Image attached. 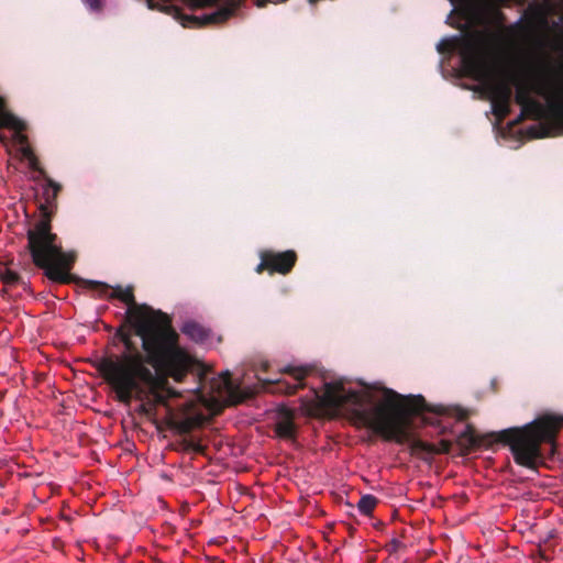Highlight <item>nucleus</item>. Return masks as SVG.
Listing matches in <instances>:
<instances>
[{
    "label": "nucleus",
    "mask_w": 563,
    "mask_h": 563,
    "mask_svg": "<svg viewBox=\"0 0 563 563\" xmlns=\"http://www.w3.org/2000/svg\"><path fill=\"white\" fill-rule=\"evenodd\" d=\"M322 394H316L319 405L329 410L345 409L353 423L373 430L388 441L404 443L410 438L411 415L432 412L438 416H451L465 421L470 411L460 406H431L421 396H402L397 391L382 387L383 399L375 402L372 390L346 389L342 379L324 383Z\"/></svg>",
    "instance_id": "obj_1"
},
{
    "label": "nucleus",
    "mask_w": 563,
    "mask_h": 563,
    "mask_svg": "<svg viewBox=\"0 0 563 563\" xmlns=\"http://www.w3.org/2000/svg\"><path fill=\"white\" fill-rule=\"evenodd\" d=\"M155 327L164 333L170 331L173 338L167 345H162L159 355L153 358L148 351L143 349V354L139 350L133 341V335H137L126 320L117 329L114 338L123 344L124 351L120 355L103 356L93 362V367L106 383H117L121 388L133 385L134 378L150 383L154 377L148 365L155 371H163L170 375L176 383L184 382L196 364L195 358L179 344V334L173 328L170 320L155 321Z\"/></svg>",
    "instance_id": "obj_2"
},
{
    "label": "nucleus",
    "mask_w": 563,
    "mask_h": 563,
    "mask_svg": "<svg viewBox=\"0 0 563 563\" xmlns=\"http://www.w3.org/2000/svg\"><path fill=\"white\" fill-rule=\"evenodd\" d=\"M60 190V185L47 179L44 189L45 202L40 205L41 218L26 232V250L33 264L44 269L45 276L58 284H69L73 280L70 269L75 255L65 253L57 234L52 232L53 205Z\"/></svg>",
    "instance_id": "obj_3"
},
{
    "label": "nucleus",
    "mask_w": 563,
    "mask_h": 563,
    "mask_svg": "<svg viewBox=\"0 0 563 563\" xmlns=\"http://www.w3.org/2000/svg\"><path fill=\"white\" fill-rule=\"evenodd\" d=\"M563 427V416L544 413L520 428H508L487 434L494 442L509 445L515 462L528 468H537L543 459L542 443L551 444L554 454V441Z\"/></svg>",
    "instance_id": "obj_4"
},
{
    "label": "nucleus",
    "mask_w": 563,
    "mask_h": 563,
    "mask_svg": "<svg viewBox=\"0 0 563 563\" xmlns=\"http://www.w3.org/2000/svg\"><path fill=\"white\" fill-rule=\"evenodd\" d=\"M84 283L87 288L98 291L102 297L119 299L124 302L128 306L126 321L134 328V333L141 339L142 349L148 351L152 358L159 355L162 345H167L173 338L170 331L164 333L155 327V321L170 320L166 313L154 310L145 303H136L133 286L125 288L115 286L112 288L110 285L97 280H85Z\"/></svg>",
    "instance_id": "obj_5"
},
{
    "label": "nucleus",
    "mask_w": 563,
    "mask_h": 563,
    "mask_svg": "<svg viewBox=\"0 0 563 563\" xmlns=\"http://www.w3.org/2000/svg\"><path fill=\"white\" fill-rule=\"evenodd\" d=\"M492 45L490 33L473 30L462 36L443 38L437 45V49L441 54L457 52L464 74L474 80H479L488 75Z\"/></svg>",
    "instance_id": "obj_6"
},
{
    "label": "nucleus",
    "mask_w": 563,
    "mask_h": 563,
    "mask_svg": "<svg viewBox=\"0 0 563 563\" xmlns=\"http://www.w3.org/2000/svg\"><path fill=\"white\" fill-rule=\"evenodd\" d=\"M154 379L150 383H143L139 378H134L133 385L119 387L117 383L107 382L115 394V399L126 406L132 400L141 401L136 411L141 416L153 418L156 416L157 406H166L169 398L177 397L178 393L169 386L168 378L170 375L163 371H152Z\"/></svg>",
    "instance_id": "obj_7"
},
{
    "label": "nucleus",
    "mask_w": 563,
    "mask_h": 563,
    "mask_svg": "<svg viewBox=\"0 0 563 563\" xmlns=\"http://www.w3.org/2000/svg\"><path fill=\"white\" fill-rule=\"evenodd\" d=\"M531 91L545 98L552 114L563 121V65L550 68L545 77L531 86L520 84L515 96L516 103L521 108L527 107L533 99Z\"/></svg>",
    "instance_id": "obj_8"
},
{
    "label": "nucleus",
    "mask_w": 563,
    "mask_h": 563,
    "mask_svg": "<svg viewBox=\"0 0 563 563\" xmlns=\"http://www.w3.org/2000/svg\"><path fill=\"white\" fill-rule=\"evenodd\" d=\"M162 11L173 15L184 27H202L208 24H220L231 18L235 11V5L223 7L212 13L201 16L185 14L177 5L165 3Z\"/></svg>",
    "instance_id": "obj_9"
},
{
    "label": "nucleus",
    "mask_w": 563,
    "mask_h": 563,
    "mask_svg": "<svg viewBox=\"0 0 563 563\" xmlns=\"http://www.w3.org/2000/svg\"><path fill=\"white\" fill-rule=\"evenodd\" d=\"M312 366H294L288 365L285 366L280 372L283 374L289 375L295 382L289 383L285 379H276L269 380L267 384L269 385L268 390L273 393H280L285 395H294L299 389L305 387L303 379L312 372Z\"/></svg>",
    "instance_id": "obj_10"
},
{
    "label": "nucleus",
    "mask_w": 563,
    "mask_h": 563,
    "mask_svg": "<svg viewBox=\"0 0 563 563\" xmlns=\"http://www.w3.org/2000/svg\"><path fill=\"white\" fill-rule=\"evenodd\" d=\"M268 262H269V274L275 273L280 275L289 274L297 262V253L294 250H287L284 252H276L273 250H266Z\"/></svg>",
    "instance_id": "obj_11"
},
{
    "label": "nucleus",
    "mask_w": 563,
    "mask_h": 563,
    "mask_svg": "<svg viewBox=\"0 0 563 563\" xmlns=\"http://www.w3.org/2000/svg\"><path fill=\"white\" fill-rule=\"evenodd\" d=\"M486 81L485 89L492 103L511 101L512 89L508 81L503 79H490L488 75L478 81Z\"/></svg>",
    "instance_id": "obj_12"
},
{
    "label": "nucleus",
    "mask_w": 563,
    "mask_h": 563,
    "mask_svg": "<svg viewBox=\"0 0 563 563\" xmlns=\"http://www.w3.org/2000/svg\"><path fill=\"white\" fill-rule=\"evenodd\" d=\"M456 444L461 450V454L466 455L482 444V439L476 434L475 428L468 423L465 430L457 437Z\"/></svg>",
    "instance_id": "obj_13"
},
{
    "label": "nucleus",
    "mask_w": 563,
    "mask_h": 563,
    "mask_svg": "<svg viewBox=\"0 0 563 563\" xmlns=\"http://www.w3.org/2000/svg\"><path fill=\"white\" fill-rule=\"evenodd\" d=\"M23 128V122L10 111L5 98L0 95V130H22Z\"/></svg>",
    "instance_id": "obj_14"
},
{
    "label": "nucleus",
    "mask_w": 563,
    "mask_h": 563,
    "mask_svg": "<svg viewBox=\"0 0 563 563\" xmlns=\"http://www.w3.org/2000/svg\"><path fill=\"white\" fill-rule=\"evenodd\" d=\"M544 112H545V110H544V107L542 106V103L536 99H532L529 102V104H527V107L521 108V112H520L517 121L519 122L526 118L539 120L544 115Z\"/></svg>",
    "instance_id": "obj_15"
},
{
    "label": "nucleus",
    "mask_w": 563,
    "mask_h": 563,
    "mask_svg": "<svg viewBox=\"0 0 563 563\" xmlns=\"http://www.w3.org/2000/svg\"><path fill=\"white\" fill-rule=\"evenodd\" d=\"M181 331L196 342H202L208 338L206 329L196 322H186Z\"/></svg>",
    "instance_id": "obj_16"
},
{
    "label": "nucleus",
    "mask_w": 563,
    "mask_h": 563,
    "mask_svg": "<svg viewBox=\"0 0 563 563\" xmlns=\"http://www.w3.org/2000/svg\"><path fill=\"white\" fill-rule=\"evenodd\" d=\"M167 426L180 434H187V433L191 432V430L195 428L196 420L192 418H184V419L169 418L167 420Z\"/></svg>",
    "instance_id": "obj_17"
},
{
    "label": "nucleus",
    "mask_w": 563,
    "mask_h": 563,
    "mask_svg": "<svg viewBox=\"0 0 563 563\" xmlns=\"http://www.w3.org/2000/svg\"><path fill=\"white\" fill-rule=\"evenodd\" d=\"M0 279L5 286H15L22 283L21 276L5 266H0Z\"/></svg>",
    "instance_id": "obj_18"
},
{
    "label": "nucleus",
    "mask_w": 563,
    "mask_h": 563,
    "mask_svg": "<svg viewBox=\"0 0 563 563\" xmlns=\"http://www.w3.org/2000/svg\"><path fill=\"white\" fill-rule=\"evenodd\" d=\"M378 499L373 495H364L357 503L358 510L365 515H372L374 508L376 507Z\"/></svg>",
    "instance_id": "obj_19"
},
{
    "label": "nucleus",
    "mask_w": 563,
    "mask_h": 563,
    "mask_svg": "<svg viewBox=\"0 0 563 563\" xmlns=\"http://www.w3.org/2000/svg\"><path fill=\"white\" fill-rule=\"evenodd\" d=\"M276 433L284 439L295 437V424L290 419H285L276 423Z\"/></svg>",
    "instance_id": "obj_20"
},
{
    "label": "nucleus",
    "mask_w": 563,
    "mask_h": 563,
    "mask_svg": "<svg viewBox=\"0 0 563 563\" xmlns=\"http://www.w3.org/2000/svg\"><path fill=\"white\" fill-rule=\"evenodd\" d=\"M411 449L416 453H426L428 455L437 454V446L434 444L424 442L420 439L411 441Z\"/></svg>",
    "instance_id": "obj_21"
},
{
    "label": "nucleus",
    "mask_w": 563,
    "mask_h": 563,
    "mask_svg": "<svg viewBox=\"0 0 563 563\" xmlns=\"http://www.w3.org/2000/svg\"><path fill=\"white\" fill-rule=\"evenodd\" d=\"M179 445V449L180 451H184V452H189V451H194L196 453H199V454H205V451H206V446L200 444V443H197L190 439H187V438H184L179 441L178 443Z\"/></svg>",
    "instance_id": "obj_22"
},
{
    "label": "nucleus",
    "mask_w": 563,
    "mask_h": 563,
    "mask_svg": "<svg viewBox=\"0 0 563 563\" xmlns=\"http://www.w3.org/2000/svg\"><path fill=\"white\" fill-rule=\"evenodd\" d=\"M510 102L511 101L492 103V111L499 121H503L510 114Z\"/></svg>",
    "instance_id": "obj_23"
},
{
    "label": "nucleus",
    "mask_w": 563,
    "mask_h": 563,
    "mask_svg": "<svg viewBox=\"0 0 563 563\" xmlns=\"http://www.w3.org/2000/svg\"><path fill=\"white\" fill-rule=\"evenodd\" d=\"M260 258H261V262L256 266L255 272L257 274H262L264 271H267L269 273V262H268V256H267V251L266 250L262 251L260 253Z\"/></svg>",
    "instance_id": "obj_24"
},
{
    "label": "nucleus",
    "mask_w": 563,
    "mask_h": 563,
    "mask_svg": "<svg viewBox=\"0 0 563 563\" xmlns=\"http://www.w3.org/2000/svg\"><path fill=\"white\" fill-rule=\"evenodd\" d=\"M82 1L92 11H100L102 9L101 0H82Z\"/></svg>",
    "instance_id": "obj_25"
},
{
    "label": "nucleus",
    "mask_w": 563,
    "mask_h": 563,
    "mask_svg": "<svg viewBox=\"0 0 563 563\" xmlns=\"http://www.w3.org/2000/svg\"><path fill=\"white\" fill-rule=\"evenodd\" d=\"M452 443L448 440H441L439 443V448H437L438 453H449L451 451Z\"/></svg>",
    "instance_id": "obj_26"
},
{
    "label": "nucleus",
    "mask_w": 563,
    "mask_h": 563,
    "mask_svg": "<svg viewBox=\"0 0 563 563\" xmlns=\"http://www.w3.org/2000/svg\"><path fill=\"white\" fill-rule=\"evenodd\" d=\"M221 378H222V382H223V386L225 388H230L231 385H232L230 372L225 371V372L221 373Z\"/></svg>",
    "instance_id": "obj_27"
},
{
    "label": "nucleus",
    "mask_w": 563,
    "mask_h": 563,
    "mask_svg": "<svg viewBox=\"0 0 563 563\" xmlns=\"http://www.w3.org/2000/svg\"><path fill=\"white\" fill-rule=\"evenodd\" d=\"M30 159V166L32 169L40 172L41 174H44V170L40 168L37 158L31 153Z\"/></svg>",
    "instance_id": "obj_28"
},
{
    "label": "nucleus",
    "mask_w": 563,
    "mask_h": 563,
    "mask_svg": "<svg viewBox=\"0 0 563 563\" xmlns=\"http://www.w3.org/2000/svg\"><path fill=\"white\" fill-rule=\"evenodd\" d=\"M401 545V542L397 539H394L391 541V547H393V550H397L399 547Z\"/></svg>",
    "instance_id": "obj_29"
},
{
    "label": "nucleus",
    "mask_w": 563,
    "mask_h": 563,
    "mask_svg": "<svg viewBox=\"0 0 563 563\" xmlns=\"http://www.w3.org/2000/svg\"><path fill=\"white\" fill-rule=\"evenodd\" d=\"M148 7H150V9H154L155 8V5H154L152 0H148Z\"/></svg>",
    "instance_id": "obj_30"
}]
</instances>
